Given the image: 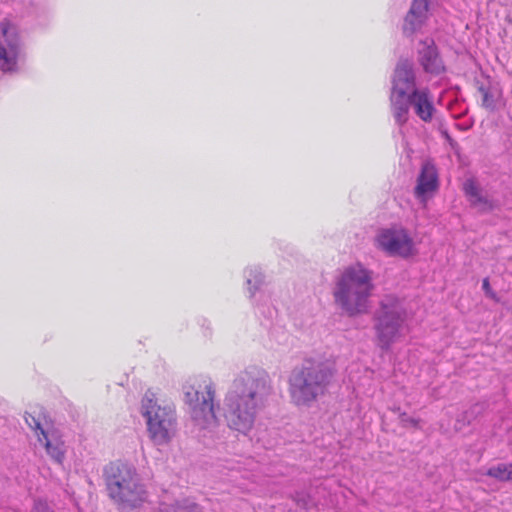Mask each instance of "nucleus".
<instances>
[{"label":"nucleus","mask_w":512,"mask_h":512,"mask_svg":"<svg viewBox=\"0 0 512 512\" xmlns=\"http://www.w3.org/2000/svg\"><path fill=\"white\" fill-rule=\"evenodd\" d=\"M438 188V173L436 167L430 163L425 162L417 177V185L414 189L416 197H422L425 194L435 191Z\"/></svg>","instance_id":"ddd939ff"},{"label":"nucleus","mask_w":512,"mask_h":512,"mask_svg":"<svg viewBox=\"0 0 512 512\" xmlns=\"http://www.w3.org/2000/svg\"><path fill=\"white\" fill-rule=\"evenodd\" d=\"M399 418H400V420H401V422H402L403 424H407V423H409V424H411V425H413V426H417V424H418V420H416V419H414V418L409 417V416L407 415V413H405V412L400 413V414H399Z\"/></svg>","instance_id":"a878e982"},{"label":"nucleus","mask_w":512,"mask_h":512,"mask_svg":"<svg viewBox=\"0 0 512 512\" xmlns=\"http://www.w3.org/2000/svg\"><path fill=\"white\" fill-rule=\"evenodd\" d=\"M264 283V275L262 273H257L254 276V284L252 285V280L248 279L247 284L249 285V292L251 296H254L259 287Z\"/></svg>","instance_id":"5701e85b"},{"label":"nucleus","mask_w":512,"mask_h":512,"mask_svg":"<svg viewBox=\"0 0 512 512\" xmlns=\"http://www.w3.org/2000/svg\"><path fill=\"white\" fill-rule=\"evenodd\" d=\"M417 60L425 73L441 75L446 72V66L440 54V50L432 38L419 41Z\"/></svg>","instance_id":"9d476101"},{"label":"nucleus","mask_w":512,"mask_h":512,"mask_svg":"<svg viewBox=\"0 0 512 512\" xmlns=\"http://www.w3.org/2000/svg\"><path fill=\"white\" fill-rule=\"evenodd\" d=\"M205 394L194 386L185 387L184 401L194 423L201 429L218 425L214 410L215 390L212 385L205 386Z\"/></svg>","instance_id":"0eeeda50"},{"label":"nucleus","mask_w":512,"mask_h":512,"mask_svg":"<svg viewBox=\"0 0 512 512\" xmlns=\"http://www.w3.org/2000/svg\"><path fill=\"white\" fill-rule=\"evenodd\" d=\"M272 393L268 373L258 367L241 371L231 382L223 405L227 426L246 435L254 426L257 414Z\"/></svg>","instance_id":"f257e3e1"},{"label":"nucleus","mask_w":512,"mask_h":512,"mask_svg":"<svg viewBox=\"0 0 512 512\" xmlns=\"http://www.w3.org/2000/svg\"><path fill=\"white\" fill-rule=\"evenodd\" d=\"M482 406L479 404H475L470 407L468 410L462 412L458 415L456 419V429L461 430L463 427L469 425L472 420H474L477 415L481 412Z\"/></svg>","instance_id":"6ab92c4d"},{"label":"nucleus","mask_w":512,"mask_h":512,"mask_svg":"<svg viewBox=\"0 0 512 512\" xmlns=\"http://www.w3.org/2000/svg\"><path fill=\"white\" fill-rule=\"evenodd\" d=\"M470 204L472 207L476 208L480 213H488L495 210L498 207L495 201L490 200L482 195L476 199H472Z\"/></svg>","instance_id":"aec40b11"},{"label":"nucleus","mask_w":512,"mask_h":512,"mask_svg":"<svg viewBox=\"0 0 512 512\" xmlns=\"http://www.w3.org/2000/svg\"><path fill=\"white\" fill-rule=\"evenodd\" d=\"M46 440V451L47 453L58 463H61L64 458V451L62 449V444H53L48 438Z\"/></svg>","instance_id":"412c9836"},{"label":"nucleus","mask_w":512,"mask_h":512,"mask_svg":"<svg viewBox=\"0 0 512 512\" xmlns=\"http://www.w3.org/2000/svg\"><path fill=\"white\" fill-rule=\"evenodd\" d=\"M337 373L335 362L320 357H306L288 378L289 395L297 406L310 407L329 390Z\"/></svg>","instance_id":"f03ea898"},{"label":"nucleus","mask_w":512,"mask_h":512,"mask_svg":"<svg viewBox=\"0 0 512 512\" xmlns=\"http://www.w3.org/2000/svg\"><path fill=\"white\" fill-rule=\"evenodd\" d=\"M412 107L416 115L424 122H430L435 111L427 90H413L411 93Z\"/></svg>","instance_id":"2eb2a0df"},{"label":"nucleus","mask_w":512,"mask_h":512,"mask_svg":"<svg viewBox=\"0 0 512 512\" xmlns=\"http://www.w3.org/2000/svg\"><path fill=\"white\" fill-rule=\"evenodd\" d=\"M378 247L392 256L412 255L413 240L404 229H385L377 236Z\"/></svg>","instance_id":"1a4fd4ad"},{"label":"nucleus","mask_w":512,"mask_h":512,"mask_svg":"<svg viewBox=\"0 0 512 512\" xmlns=\"http://www.w3.org/2000/svg\"><path fill=\"white\" fill-rule=\"evenodd\" d=\"M443 136L445 137V139L448 141V143L453 147L454 144H455V141L454 139L449 135V133L447 131H443L442 132Z\"/></svg>","instance_id":"bb28decb"},{"label":"nucleus","mask_w":512,"mask_h":512,"mask_svg":"<svg viewBox=\"0 0 512 512\" xmlns=\"http://www.w3.org/2000/svg\"><path fill=\"white\" fill-rule=\"evenodd\" d=\"M110 498L122 512L140 508L147 500V491L140 483L133 466L121 461L111 462L104 469Z\"/></svg>","instance_id":"20e7f679"},{"label":"nucleus","mask_w":512,"mask_h":512,"mask_svg":"<svg viewBox=\"0 0 512 512\" xmlns=\"http://www.w3.org/2000/svg\"><path fill=\"white\" fill-rule=\"evenodd\" d=\"M151 512H201L200 507L195 502L188 499L178 500L173 503H161L158 508Z\"/></svg>","instance_id":"f3484780"},{"label":"nucleus","mask_w":512,"mask_h":512,"mask_svg":"<svg viewBox=\"0 0 512 512\" xmlns=\"http://www.w3.org/2000/svg\"><path fill=\"white\" fill-rule=\"evenodd\" d=\"M463 190L465 192V195L469 198L470 202L472 199H476L481 196L478 186L471 179L467 180L464 183Z\"/></svg>","instance_id":"4be33fe9"},{"label":"nucleus","mask_w":512,"mask_h":512,"mask_svg":"<svg viewBox=\"0 0 512 512\" xmlns=\"http://www.w3.org/2000/svg\"><path fill=\"white\" fill-rule=\"evenodd\" d=\"M407 312L403 302L395 295H385L374 313L377 346L387 352L400 334Z\"/></svg>","instance_id":"39448f33"},{"label":"nucleus","mask_w":512,"mask_h":512,"mask_svg":"<svg viewBox=\"0 0 512 512\" xmlns=\"http://www.w3.org/2000/svg\"><path fill=\"white\" fill-rule=\"evenodd\" d=\"M482 288L488 297L493 298V299L496 298V294L490 286L489 278L483 279Z\"/></svg>","instance_id":"393cba45"},{"label":"nucleus","mask_w":512,"mask_h":512,"mask_svg":"<svg viewBox=\"0 0 512 512\" xmlns=\"http://www.w3.org/2000/svg\"><path fill=\"white\" fill-rule=\"evenodd\" d=\"M25 420H26V423L34 430L36 431H40V433L44 436L45 439H47V433L45 432V430L42 428L41 426V423L39 422V420H37L33 415L31 414H27V416H25Z\"/></svg>","instance_id":"b1692460"},{"label":"nucleus","mask_w":512,"mask_h":512,"mask_svg":"<svg viewBox=\"0 0 512 512\" xmlns=\"http://www.w3.org/2000/svg\"><path fill=\"white\" fill-rule=\"evenodd\" d=\"M22 42L17 27L8 21L0 22V70L4 73L18 71V58Z\"/></svg>","instance_id":"6e6552de"},{"label":"nucleus","mask_w":512,"mask_h":512,"mask_svg":"<svg viewBox=\"0 0 512 512\" xmlns=\"http://www.w3.org/2000/svg\"><path fill=\"white\" fill-rule=\"evenodd\" d=\"M487 475L500 481L512 480V464L500 463L488 469Z\"/></svg>","instance_id":"a211bd4d"},{"label":"nucleus","mask_w":512,"mask_h":512,"mask_svg":"<svg viewBox=\"0 0 512 512\" xmlns=\"http://www.w3.org/2000/svg\"><path fill=\"white\" fill-rule=\"evenodd\" d=\"M391 108L393 116L399 125L408 121L409 109L412 106L411 93L401 91H391Z\"/></svg>","instance_id":"4468645a"},{"label":"nucleus","mask_w":512,"mask_h":512,"mask_svg":"<svg viewBox=\"0 0 512 512\" xmlns=\"http://www.w3.org/2000/svg\"><path fill=\"white\" fill-rule=\"evenodd\" d=\"M142 415L147 419L148 431L151 438L159 444L166 443L170 439L169 431L176 423L175 411L171 406H160L148 393L142 399Z\"/></svg>","instance_id":"423d86ee"},{"label":"nucleus","mask_w":512,"mask_h":512,"mask_svg":"<svg viewBox=\"0 0 512 512\" xmlns=\"http://www.w3.org/2000/svg\"><path fill=\"white\" fill-rule=\"evenodd\" d=\"M412 93L416 88V76L413 64L408 59H400L395 67L391 91Z\"/></svg>","instance_id":"f8f14e48"},{"label":"nucleus","mask_w":512,"mask_h":512,"mask_svg":"<svg viewBox=\"0 0 512 512\" xmlns=\"http://www.w3.org/2000/svg\"><path fill=\"white\" fill-rule=\"evenodd\" d=\"M373 272L360 262L344 269L337 279L333 296L335 303L350 317L368 311L369 298L375 288Z\"/></svg>","instance_id":"7ed1b4c3"},{"label":"nucleus","mask_w":512,"mask_h":512,"mask_svg":"<svg viewBox=\"0 0 512 512\" xmlns=\"http://www.w3.org/2000/svg\"><path fill=\"white\" fill-rule=\"evenodd\" d=\"M477 90L482 95V107L494 112L497 109V97L500 96L501 91L498 90L494 85L489 83V85H484L483 83H479L476 81Z\"/></svg>","instance_id":"dca6fc26"},{"label":"nucleus","mask_w":512,"mask_h":512,"mask_svg":"<svg viewBox=\"0 0 512 512\" xmlns=\"http://www.w3.org/2000/svg\"><path fill=\"white\" fill-rule=\"evenodd\" d=\"M430 0H412L410 9L404 17L402 32L410 37L419 31L428 20Z\"/></svg>","instance_id":"9b49d317"}]
</instances>
